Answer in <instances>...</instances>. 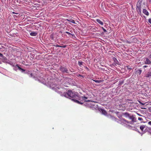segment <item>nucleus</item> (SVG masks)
<instances>
[{
  "label": "nucleus",
  "instance_id": "f257e3e1",
  "mask_svg": "<svg viewBox=\"0 0 151 151\" xmlns=\"http://www.w3.org/2000/svg\"><path fill=\"white\" fill-rule=\"evenodd\" d=\"M63 95L66 97L70 99L75 97L77 95L76 92H73L71 90H68L67 93H64Z\"/></svg>",
  "mask_w": 151,
  "mask_h": 151
},
{
  "label": "nucleus",
  "instance_id": "f03ea898",
  "mask_svg": "<svg viewBox=\"0 0 151 151\" xmlns=\"http://www.w3.org/2000/svg\"><path fill=\"white\" fill-rule=\"evenodd\" d=\"M142 0H139L136 4V10L138 14L142 16V12L141 9L142 8Z\"/></svg>",
  "mask_w": 151,
  "mask_h": 151
},
{
  "label": "nucleus",
  "instance_id": "7ed1b4c3",
  "mask_svg": "<svg viewBox=\"0 0 151 151\" xmlns=\"http://www.w3.org/2000/svg\"><path fill=\"white\" fill-rule=\"evenodd\" d=\"M88 98L85 97V96H81L80 97V100H81V101H80L77 100L73 99L72 100L73 101L75 102H76L78 104H83V101H84L83 102H86V101H90V100H86Z\"/></svg>",
  "mask_w": 151,
  "mask_h": 151
},
{
  "label": "nucleus",
  "instance_id": "20e7f679",
  "mask_svg": "<svg viewBox=\"0 0 151 151\" xmlns=\"http://www.w3.org/2000/svg\"><path fill=\"white\" fill-rule=\"evenodd\" d=\"M63 73H68V71L66 67H63L61 66L59 69Z\"/></svg>",
  "mask_w": 151,
  "mask_h": 151
},
{
  "label": "nucleus",
  "instance_id": "39448f33",
  "mask_svg": "<svg viewBox=\"0 0 151 151\" xmlns=\"http://www.w3.org/2000/svg\"><path fill=\"white\" fill-rule=\"evenodd\" d=\"M61 86L60 85H56L55 86L53 87L52 88L55 90L56 91L59 92L58 91V90L61 88Z\"/></svg>",
  "mask_w": 151,
  "mask_h": 151
},
{
  "label": "nucleus",
  "instance_id": "423d86ee",
  "mask_svg": "<svg viewBox=\"0 0 151 151\" xmlns=\"http://www.w3.org/2000/svg\"><path fill=\"white\" fill-rule=\"evenodd\" d=\"M147 78H150L151 77V71L148 72L145 76Z\"/></svg>",
  "mask_w": 151,
  "mask_h": 151
},
{
  "label": "nucleus",
  "instance_id": "0eeeda50",
  "mask_svg": "<svg viewBox=\"0 0 151 151\" xmlns=\"http://www.w3.org/2000/svg\"><path fill=\"white\" fill-rule=\"evenodd\" d=\"M145 63L147 64H150L151 63V62L148 58H145Z\"/></svg>",
  "mask_w": 151,
  "mask_h": 151
},
{
  "label": "nucleus",
  "instance_id": "6e6552de",
  "mask_svg": "<svg viewBox=\"0 0 151 151\" xmlns=\"http://www.w3.org/2000/svg\"><path fill=\"white\" fill-rule=\"evenodd\" d=\"M143 13L145 14L147 16H148L149 14V12L146 9H144L143 10Z\"/></svg>",
  "mask_w": 151,
  "mask_h": 151
},
{
  "label": "nucleus",
  "instance_id": "1a4fd4ad",
  "mask_svg": "<svg viewBox=\"0 0 151 151\" xmlns=\"http://www.w3.org/2000/svg\"><path fill=\"white\" fill-rule=\"evenodd\" d=\"M120 121L122 122H124L125 123H127V124L129 123V122L128 121H127L124 119H121L120 120Z\"/></svg>",
  "mask_w": 151,
  "mask_h": 151
},
{
  "label": "nucleus",
  "instance_id": "9d476101",
  "mask_svg": "<svg viewBox=\"0 0 151 151\" xmlns=\"http://www.w3.org/2000/svg\"><path fill=\"white\" fill-rule=\"evenodd\" d=\"M129 119L132 120V122H134V119L135 118L134 117L133 115L130 116L129 117Z\"/></svg>",
  "mask_w": 151,
  "mask_h": 151
},
{
  "label": "nucleus",
  "instance_id": "9b49d317",
  "mask_svg": "<svg viewBox=\"0 0 151 151\" xmlns=\"http://www.w3.org/2000/svg\"><path fill=\"white\" fill-rule=\"evenodd\" d=\"M37 33L35 32H31L30 33V35L32 36H35L37 35Z\"/></svg>",
  "mask_w": 151,
  "mask_h": 151
},
{
  "label": "nucleus",
  "instance_id": "f8f14e48",
  "mask_svg": "<svg viewBox=\"0 0 151 151\" xmlns=\"http://www.w3.org/2000/svg\"><path fill=\"white\" fill-rule=\"evenodd\" d=\"M96 21L98 23L101 24V25H103V22H102L99 19H97L96 20Z\"/></svg>",
  "mask_w": 151,
  "mask_h": 151
},
{
  "label": "nucleus",
  "instance_id": "ddd939ff",
  "mask_svg": "<svg viewBox=\"0 0 151 151\" xmlns=\"http://www.w3.org/2000/svg\"><path fill=\"white\" fill-rule=\"evenodd\" d=\"M146 127V126L144 125H141L140 127V129L142 131H143V130Z\"/></svg>",
  "mask_w": 151,
  "mask_h": 151
},
{
  "label": "nucleus",
  "instance_id": "4468645a",
  "mask_svg": "<svg viewBox=\"0 0 151 151\" xmlns=\"http://www.w3.org/2000/svg\"><path fill=\"white\" fill-rule=\"evenodd\" d=\"M124 115L125 116L127 117H129V116H130V114L127 113L126 112L124 114Z\"/></svg>",
  "mask_w": 151,
  "mask_h": 151
},
{
  "label": "nucleus",
  "instance_id": "2eb2a0df",
  "mask_svg": "<svg viewBox=\"0 0 151 151\" xmlns=\"http://www.w3.org/2000/svg\"><path fill=\"white\" fill-rule=\"evenodd\" d=\"M65 33H66V34H68V35H71L72 36V37H73V36H75V35L74 34H72L71 33H70L68 32H65Z\"/></svg>",
  "mask_w": 151,
  "mask_h": 151
},
{
  "label": "nucleus",
  "instance_id": "dca6fc26",
  "mask_svg": "<svg viewBox=\"0 0 151 151\" xmlns=\"http://www.w3.org/2000/svg\"><path fill=\"white\" fill-rule=\"evenodd\" d=\"M137 74L140 75L142 73V70L140 69H139L137 71Z\"/></svg>",
  "mask_w": 151,
  "mask_h": 151
},
{
  "label": "nucleus",
  "instance_id": "f3484780",
  "mask_svg": "<svg viewBox=\"0 0 151 151\" xmlns=\"http://www.w3.org/2000/svg\"><path fill=\"white\" fill-rule=\"evenodd\" d=\"M102 113L104 114V115H106L107 114V112L104 110H102Z\"/></svg>",
  "mask_w": 151,
  "mask_h": 151
},
{
  "label": "nucleus",
  "instance_id": "a211bd4d",
  "mask_svg": "<svg viewBox=\"0 0 151 151\" xmlns=\"http://www.w3.org/2000/svg\"><path fill=\"white\" fill-rule=\"evenodd\" d=\"M22 1H23L24 2H27L28 3L30 2L31 1V0H22Z\"/></svg>",
  "mask_w": 151,
  "mask_h": 151
},
{
  "label": "nucleus",
  "instance_id": "6ab92c4d",
  "mask_svg": "<svg viewBox=\"0 0 151 151\" xmlns=\"http://www.w3.org/2000/svg\"><path fill=\"white\" fill-rule=\"evenodd\" d=\"M78 65L81 66L83 64V62L81 61H78Z\"/></svg>",
  "mask_w": 151,
  "mask_h": 151
},
{
  "label": "nucleus",
  "instance_id": "aec40b11",
  "mask_svg": "<svg viewBox=\"0 0 151 151\" xmlns=\"http://www.w3.org/2000/svg\"><path fill=\"white\" fill-rule=\"evenodd\" d=\"M94 81L97 83H100L101 82V81H98V80H94Z\"/></svg>",
  "mask_w": 151,
  "mask_h": 151
},
{
  "label": "nucleus",
  "instance_id": "412c9836",
  "mask_svg": "<svg viewBox=\"0 0 151 151\" xmlns=\"http://www.w3.org/2000/svg\"><path fill=\"white\" fill-rule=\"evenodd\" d=\"M126 67H127V69L129 70H131L132 69L129 66H126Z\"/></svg>",
  "mask_w": 151,
  "mask_h": 151
},
{
  "label": "nucleus",
  "instance_id": "4be33fe9",
  "mask_svg": "<svg viewBox=\"0 0 151 151\" xmlns=\"http://www.w3.org/2000/svg\"><path fill=\"white\" fill-rule=\"evenodd\" d=\"M138 102L141 105H144L145 104V103H142L140 101H138Z\"/></svg>",
  "mask_w": 151,
  "mask_h": 151
},
{
  "label": "nucleus",
  "instance_id": "5701e85b",
  "mask_svg": "<svg viewBox=\"0 0 151 151\" xmlns=\"http://www.w3.org/2000/svg\"><path fill=\"white\" fill-rule=\"evenodd\" d=\"M70 21L71 22H72V23H75V21H74V20H73V19H71V20H70Z\"/></svg>",
  "mask_w": 151,
  "mask_h": 151
},
{
  "label": "nucleus",
  "instance_id": "b1692460",
  "mask_svg": "<svg viewBox=\"0 0 151 151\" xmlns=\"http://www.w3.org/2000/svg\"><path fill=\"white\" fill-rule=\"evenodd\" d=\"M138 120L139 121H142L143 120V119L141 117H139L138 118Z\"/></svg>",
  "mask_w": 151,
  "mask_h": 151
},
{
  "label": "nucleus",
  "instance_id": "393cba45",
  "mask_svg": "<svg viewBox=\"0 0 151 151\" xmlns=\"http://www.w3.org/2000/svg\"><path fill=\"white\" fill-rule=\"evenodd\" d=\"M102 29L104 31V32H107L106 30L103 27H102Z\"/></svg>",
  "mask_w": 151,
  "mask_h": 151
},
{
  "label": "nucleus",
  "instance_id": "a878e982",
  "mask_svg": "<svg viewBox=\"0 0 151 151\" xmlns=\"http://www.w3.org/2000/svg\"><path fill=\"white\" fill-rule=\"evenodd\" d=\"M18 68H19V69L20 70H23V71H24L25 70H24L22 68H21L19 67H18Z\"/></svg>",
  "mask_w": 151,
  "mask_h": 151
},
{
  "label": "nucleus",
  "instance_id": "bb28decb",
  "mask_svg": "<svg viewBox=\"0 0 151 151\" xmlns=\"http://www.w3.org/2000/svg\"><path fill=\"white\" fill-rule=\"evenodd\" d=\"M148 22L149 23L151 24V19H149Z\"/></svg>",
  "mask_w": 151,
  "mask_h": 151
},
{
  "label": "nucleus",
  "instance_id": "cd10ccee",
  "mask_svg": "<svg viewBox=\"0 0 151 151\" xmlns=\"http://www.w3.org/2000/svg\"><path fill=\"white\" fill-rule=\"evenodd\" d=\"M55 46L56 47H62V46H60L58 45H55Z\"/></svg>",
  "mask_w": 151,
  "mask_h": 151
},
{
  "label": "nucleus",
  "instance_id": "c85d7f7f",
  "mask_svg": "<svg viewBox=\"0 0 151 151\" xmlns=\"http://www.w3.org/2000/svg\"><path fill=\"white\" fill-rule=\"evenodd\" d=\"M3 54L1 53H0V57L3 58Z\"/></svg>",
  "mask_w": 151,
  "mask_h": 151
},
{
  "label": "nucleus",
  "instance_id": "c756f323",
  "mask_svg": "<svg viewBox=\"0 0 151 151\" xmlns=\"http://www.w3.org/2000/svg\"><path fill=\"white\" fill-rule=\"evenodd\" d=\"M148 124L149 125L151 126V121L149 122Z\"/></svg>",
  "mask_w": 151,
  "mask_h": 151
},
{
  "label": "nucleus",
  "instance_id": "7c9ffc66",
  "mask_svg": "<svg viewBox=\"0 0 151 151\" xmlns=\"http://www.w3.org/2000/svg\"><path fill=\"white\" fill-rule=\"evenodd\" d=\"M111 116V118L112 119L114 118V119H115V121H116V119H117L116 118H113V117L112 116Z\"/></svg>",
  "mask_w": 151,
  "mask_h": 151
},
{
  "label": "nucleus",
  "instance_id": "2f4dec72",
  "mask_svg": "<svg viewBox=\"0 0 151 151\" xmlns=\"http://www.w3.org/2000/svg\"><path fill=\"white\" fill-rule=\"evenodd\" d=\"M12 13H13V14H18V13H15V12H12Z\"/></svg>",
  "mask_w": 151,
  "mask_h": 151
},
{
  "label": "nucleus",
  "instance_id": "473e14b6",
  "mask_svg": "<svg viewBox=\"0 0 151 151\" xmlns=\"http://www.w3.org/2000/svg\"><path fill=\"white\" fill-rule=\"evenodd\" d=\"M81 76V77H83V76H82V75H81L80 74H79L77 76Z\"/></svg>",
  "mask_w": 151,
  "mask_h": 151
},
{
  "label": "nucleus",
  "instance_id": "72a5a7b5",
  "mask_svg": "<svg viewBox=\"0 0 151 151\" xmlns=\"http://www.w3.org/2000/svg\"><path fill=\"white\" fill-rule=\"evenodd\" d=\"M147 67V65H144L143 66V68H146Z\"/></svg>",
  "mask_w": 151,
  "mask_h": 151
},
{
  "label": "nucleus",
  "instance_id": "f704fd0d",
  "mask_svg": "<svg viewBox=\"0 0 151 151\" xmlns=\"http://www.w3.org/2000/svg\"><path fill=\"white\" fill-rule=\"evenodd\" d=\"M14 18H16V17H17V16L16 15H14Z\"/></svg>",
  "mask_w": 151,
  "mask_h": 151
},
{
  "label": "nucleus",
  "instance_id": "c9c22d12",
  "mask_svg": "<svg viewBox=\"0 0 151 151\" xmlns=\"http://www.w3.org/2000/svg\"><path fill=\"white\" fill-rule=\"evenodd\" d=\"M127 43H129V44L130 43V42L129 41H127Z\"/></svg>",
  "mask_w": 151,
  "mask_h": 151
},
{
  "label": "nucleus",
  "instance_id": "e433bc0d",
  "mask_svg": "<svg viewBox=\"0 0 151 151\" xmlns=\"http://www.w3.org/2000/svg\"><path fill=\"white\" fill-rule=\"evenodd\" d=\"M138 114L139 116H142V115H140V114Z\"/></svg>",
  "mask_w": 151,
  "mask_h": 151
},
{
  "label": "nucleus",
  "instance_id": "4c0bfd02",
  "mask_svg": "<svg viewBox=\"0 0 151 151\" xmlns=\"http://www.w3.org/2000/svg\"><path fill=\"white\" fill-rule=\"evenodd\" d=\"M114 58V59H115V60H116V59L115 58Z\"/></svg>",
  "mask_w": 151,
  "mask_h": 151
},
{
  "label": "nucleus",
  "instance_id": "58836bf2",
  "mask_svg": "<svg viewBox=\"0 0 151 151\" xmlns=\"http://www.w3.org/2000/svg\"><path fill=\"white\" fill-rule=\"evenodd\" d=\"M92 101V102H94V101Z\"/></svg>",
  "mask_w": 151,
  "mask_h": 151
},
{
  "label": "nucleus",
  "instance_id": "ea45409f",
  "mask_svg": "<svg viewBox=\"0 0 151 151\" xmlns=\"http://www.w3.org/2000/svg\"><path fill=\"white\" fill-rule=\"evenodd\" d=\"M142 109H145V108H142Z\"/></svg>",
  "mask_w": 151,
  "mask_h": 151
},
{
  "label": "nucleus",
  "instance_id": "a19ab883",
  "mask_svg": "<svg viewBox=\"0 0 151 151\" xmlns=\"http://www.w3.org/2000/svg\"><path fill=\"white\" fill-rule=\"evenodd\" d=\"M19 15L18 16H19Z\"/></svg>",
  "mask_w": 151,
  "mask_h": 151
},
{
  "label": "nucleus",
  "instance_id": "79ce46f5",
  "mask_svg": "<svg viewBox=\"0 0 151 151\" xmlns=\"http://www.w3.org/2000/svg\"><path fill=\"white\" fill-rule=\"evenodd\" d=\"M150 1H151V0H149Z\"/></svg>",
  "mask_w": 151,
  "mask_h": 151
}]
</instances>
